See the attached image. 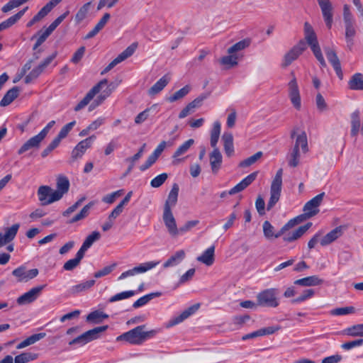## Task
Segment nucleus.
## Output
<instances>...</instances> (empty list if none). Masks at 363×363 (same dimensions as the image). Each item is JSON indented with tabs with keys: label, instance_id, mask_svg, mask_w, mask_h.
Returning <instances> with one entry per match:
<instances>
[{
	"label": "nucleus",
	"instance_id": "obj_7",
	"mask_svg": "<svg viewBox=\"0 0 363 363\" xmlns=\"http://www.w3.org/2000/svg\"><path fill=\"white\" fill-rule=\"evenodd\" d=\"M301 221V219L299 217H296L294 219H291L287 223H286L281 229L280 232L275 234L274 233V227L271 225V223L266 220L263 223V232L264 236L268 238H279L281 236V234H283L286 230H289V228L294 227V225H297Z\"/></svg>",
	"mask_w": 363,
	"mask_h": 363
},
{
	"label": "nucleus",
	"instance_id": "obj_34",
	"mask_svg": "<svg viewBox=\"0 0 363 363\" xmlns=\"http://www.w3.org/2000/svg\"><path fill=\"white\" fill-rule=\"evenodd\" d=\"M345 39L347 43V46L350 50L352 49L353 46V39L356 35V29L354 27V21L345 23Z\"/></svg>",
	"mask_w": 363,
	"mask_h": 363
},
{
	"label": "nucleus",
	"instance_id": "obj_3",
	"mask_svg": "<svg viewBox=\"0 0 363 363\" xmlns=\"http://www.w3.org/2000/svg\"><path fill=\"white\" fill-rule=\"evenodd\" d=\"M282 174L283 169L281 168L278 169L272 180L270 187V199L267 207L268 211L271 210L280 199L282 186Z\"/></svg>",
	"mask_w": 363,
	"mask_h": 363
},
{
	"label": "nucleus",
	"instance_id": "obj_9",
	"mask_svg": "<svg viewBox=\"0 0 363 363\" xmlns=\"http://www.w3.org/2000/svg\"><path fill=\"white\" fill-rule=\"evenodd\" d=\"M45 286L46 284H43L30 289L17 298V303L19 306H23L34 302L40 296L42 291Z\"/></svg>",
	"mask_w": 363,
	"mask_h": 363
},
{
	"label": "nucleus",
	"instance_id": "obj_52",
	"mask_svg": "<svg viewBox=\"0 0 363 363\" xmlns=\"http://www.w3.org/2000/svg\"><path fill=\"white\" fill-rule=\"evenodd\" d=\"M345 333L352 337H363V323L354 325L346 328Z\"/></svg>",
	"mask_w": 363,
	"mask_h": 363
},
{
	"label": "nucleus",
	"instance_id": "obj_42",
	"mask_svg": "<svg viewBox=\"0 0 363 363\" xmlns=\"http://www.w3.org/2000/svg\"><path fill=\"white\" fill-rule=\"evenodd\" d=\"M19 89L17 86H14L9 89L3 99L0 101L1 106H6L9 105L18 96Z\"/></svg>",
	"mask_w": 363,
	"mask_h": 363
},
{
	"label": "nucleus",
	"instance_id": "obj_16",
	"mask_svg": "<svg viewBox=\"0 0 363 363\" xmlns=\"http://www.w3.org/2000/svg\"><path fill=\"white\" fill-rule=\"evenodd\" d=\"M321 9L323 19L327 27L330 29L333 21V8L330 0H317Z\"/></svg>",
	"mask_w": 363,
	"mask_h": 363
},
{
	"label": "nucleus",
	"instance_id": "obj_26",
	"mask_svg": "<svg viewBox=\"0 0 363 363\" xmlns=\"http://www.w3.org/2000/svg\"><path fill=\"white\" fill-rule=\"evenodd\" d=\"M209 160L212 172L217 174L223 162L222 155L218 147L213 148V150L210 153Z\"/></svg>",
	"mask_w": 363,
	"mask_h": 363
},
{
	"label": "nucleus",
	"instance_id": "obj_14",
	"mask_svg": "<svg viewBox=\"0 0 363 363\" xmlns=\"http://www.w3.org/2000/svg\"><path fill=\"white\" fill-rule=\"evenodd\" d=\"M325 193H320L308 201L303 207V211L307 217L310 218L316 215L318 212V206L320 205Z\"/></svg>",
	"mask_w": 363,
	"mask_h": 363
},
{
	"label": "nucleus",
	"instance_id": "obj_6",
	"mask_svg": "<svg viewBox=\"0 0 363 363\" xmlns=\"http://www.w3.org/2000/svg\"><path fill=\"white\" fill-rule=\"evenodd\" d=\"M306 43L301 40L292 47L284 56L281 62L282 67H287L306 50Z\"/></svg>",
	"mask_w": 363,
	"mask_h": 363
},
{
	"label": "nucleus",
	"instance_id": "obj_59",
	"mask_svg": "<svg viewBox=\"0 0 363 363\" xmlns=\"http://www.w3.org/2000/svg\"><path fill=\"white\" fill-rule=\"evenodd\" d=\"M355 312V308L353 306H347L342 308H337L330 311L333 315H345L352 314Z\"/></svg>",
	"mask_w": 363,
	"mask_h": 363
},
{
	"label": "nucleus",
	"instance_id": "obj_29",
	"mask_svg": "<svg viewBox=\"0 0 363 363\" xmlns=\"http://www.w3.org/2000/svg\"><path fill=\"white\" fill-rule=\"evenodd\" d=\"M19 227L20 225L16 223L6 228L4 234L0 233V246H3L13 240L17 234Z\"/></svg>",
	"mask_w": 363,
	"mask_h": 363
},
{
	"label": "nucleus",
	"instance_id": "obj_4",
	"mask_svg": "<svg viewBox=\"0 0 363 363\" xmlns=\"http://www.w3.org/2000/svg\"><path fill=\"white\" fill-rule=\"evenodd\" d=\"M277 289L274 288L267 289L259 292L257 296V305L264 307L275 308L279 306L277 299Z\"/></svg>",
	"mask_w": 363,
	"mask_h": 363
},
{
	"label": "nucleus",
	"instance_id": "obj_50",
	"mask_svg": "<svg viewBox=\"0 0 363 363\" xmlns=\"http://www.w3.org/2000/svg\"><path fill=\"white\" fill-rule=\"evenodd\" d=\"M94 206V202H89L84 206L79 213L76 214L70 220L69 223H73L85 218L89 215L90 208Z\"/></svg>",
	"mask_w": 363,
	"mask_h": 363
},
{
	"label": "nucleus",
	"instance_id": "obj_43",
	"mask_svg": "<svg viewBox=\"0 0 363 363\" xmlns=\"http://www.w3.org/2000/svg\"><path fill=\"white\" fill-rule=\"evenodd\" d=\"M94 280L85 281L77 285L72 286L69 289V292L72 295H75L90 289L94 286Z\"/></svg>",
	"mask_w": 363,
	"mask_h": 363
},
{
	"label": "nucleus",
	"instance_id": "obj_49",
	"mask_svg": "<svg viewBox=\"0 0 363 363\" xmlns=\"http://www.w3.org/2000/svg\"><path fill=\"white\" fill-rule=\"evenodd\" d=\"M190 86L189 85L184 86L183 88L180 89L179 90L177 91L174 94L171 95L170 96L167 98V100L169 102H174L177 100H179L182 98H184L186 95L189 94L190 91Z\"/></svg>",
	"mask_w": 363,
	"mask_h": 363
},
{
	"label": "nucleus",
	"instance_id": "obj_54",
	"mask_svg": "<svg viewBox=\"0 0 363 363\" xmlns=\"http://www.w3.org/2000/svg\"><path fill=\"white\" fill-rule=\"evenodd\" d=\"M91 4V2H87L78 10L75 15V21L77 23H81L86 17Z\"/></svg>",
	"mask_w": 363,
	"mask_h": 363
},
{
	"label": "nucleus",
	"instance_id": "obj_10",
	"mask_svg": "<svg viewBox=\"0 0 363 363\" xmlns=\"http://www.w3.org/2000/svg\"><path fill=\"white\" fill-rule=\"evenodd\" d=\"M38 200L42 206H47L57 201V195L49 186H40L37 191Z\"/></svg>",
	"mask_w": 363,
	"mask_h": 363
},
{
	"label": "nucleus",
	"instance_id": "obj_36",
	"mask_svg": "<svg viewBox=\"0 0 363 363\" xmlns=\"http://www.w3.org/2000/svg\"><path fill=\"white\" fill-rule=\"evenodd\" d=\"M224 150L228 157H231L234 153L233 137L231 133L225 132L222 135Z\"/></svg>",
	"mask_w": 363,
	"mask_h": 363
},
{
	"label": "nucleus",
	"instance_id": "obj_44",
	"mask_svg": "<svg viewBox=\"0 0 363 363\" xmlns=\"http://www.w3.org/2000/svg\"><path fill=\"white\" fill-rule=\"evenodd\" d=\"M46 336V334L45 333L34 334L28 337H27L26 340L20 342L17 346L16 348L18 350L23 349L24 347H26L30 345H33L38 342V340L44 338Z\"/></svg>",
	"mask_w": 363,
	"mask_h": 363
},
{
	"label": "nucleus",
	"instance_id": "obj_51",
	"mask_svg": "<svg viewBox=\"0 0 363 363\" xmlns=\"http://www.w3.org/2000/svg\"><path fill=\"white\" fill-rule=\"evenodd\" d=\"M108 317V315H106V313L99 311H95L90 313L87 315L86 320L97 324L101 323L104 319H106Z\"/></svg>",
	"mask_w": 363,
	"mask_h": 363
},
{
	"label": "nucleus",
	"instance_id": "obj_1",
	"mask_svg": "<svg viewBox=\"0 0 363 363\" xmlns=\"http://www.w3.org/2000/svg\"><path fill=\"white\" fill-rule=\"evenodd\" d=\"M250 39L245 38L230 46L227 50L228 55L219 60L220 64L227 69L237 66L244 57L243 50L250 46Z\"/></svg>",
	"mask_w": 363,
	"mask_h": 363
},
{
	"label": "nucleus",
	"instance_id": "obj_17",
	"mask_svg": "<svg viewBox=\"0 0 363 363\" xmlns=\"http://www.w3.org/2000/svg\"><path fill=\"white\" fill-rule=\"evenodd\" d=\"M95 139L96 136L93 135L80 141L72 150V158L73 160H76L77 158L82 157L86 150L91 147Z\"/></svg>",
	"mask_w": 363,
	"mask_h": 363
},
{
	"label": "nucleus",
	"instance_id": "obj_41",
	"mask_svg": "<svg viewBox=\"0 0 363 363\" xmlns=\"http://www.w3.org/2000/svg\"><path fill=\"white\" fill-rule=\"evenodd\" d=\"M348 86L352 90H363V74L362 73L353 74L348 82Z\"/></svg>",
	"mask_w": 363,
	"mask_h": 363
},
{
	"label": "nucleus",
	"instance_id": "obj_21",
	"mask_svg": "<svg viewBox=\"0 0 363 363\" xmlns=\"http://www.w3.org/2000/svg\"><path fill=\"white\" fill-rule=\"evenodd\" d=\"M346 229L347 226L345 225H340L336 227L321 238L320 240V245L322 246H326L331 244L340 237H341Z\"/></svg>",
	"mask_w": 363,
	"mask_h": 363
},
{
	"label": "nucleus",
	"instance_id": "obj_23",
	"mask_svg": "<svg viewBox=\"0 0 363 363\" xmlns=\"http://www.w3.org/2000/svg\"><path fill=\"white\" fill-rule=\"evenodd\" d=\"M324 50L328 61L333 67L337 77L340 79H342L343 74L341 68L340 62L337 56L335 51L330 49V48H325Z\"/></svg>",
	"mask_w": 363,
	"mask_h": 363
},
{
	"label": "nucleus",
	"instance_id": "obj_37",
	"mask_svg": "<svg viewBox=\"0 0 363 363\" xmlns=\"http://www.w3.org/2000/svg\"><path fill=\"white\" fill-rule=\"evenodd\" d=\"M28 9V7L26 6L22 10L19 11L15 15L9 17L8 19L2 21L0 25L1 27L3 28V30L6 29L14 25L17 21H18L22 16L25 14V13Z\"/></svg>",
	"mask_w": 363,
	"mask_h": 363
},
{
	"label": "nucleus",
	"instance_id": "obj_56",
	"mask_svg": "<svg viewBox=\"0 0 363 363\" xmlns=\"http://www.w3.org/2000/svg\"><path fill=\"white\" fill-rule=\"evenodd\" d=\"M160 294L152 293L150 294L145 295L140 298H138L136 301H135L133 304V307L135 308H140L141 306L147 304L153 297L157 296Z\"/></svg>",
	"mask_w": 363,
	"mask_h": 363
},
{
	"label": "nucleus",
	"instance_id": "obj_39",
	"mask_svg": "<svg viewBox=\"0 0 363 363\" xmlns=\"http://www.w3.org/2000/svg\"><path fill=\"white\" fill-rule=\"evenodd\" d=\"M323 283V280L317 276H311L297 279L294 281V284L303 286H318Z\"/></svg>",
	"mask_w": 363,
	"mask_h": 363
},
{
	"label": "nucleus",
	"instance_id": "obj_58",
	"mask_svg": "<svg viewBox=\"0 0 363 363\" xmlns=\"http://www.w3.org/2000/svg\"><path fill=\"white\" fill-rule=\"evenodd\" d=\"M135 294V291L133 290L123 291L115 294L109 298V302L113 303L123 299L128 298L133 296Z\"/></svg>",
	"mask_w": 363,
	"mask_h": 363
},
{
	"label": "nucleus",
	"instance_id": "obj_11",
	"mask_svg": "<svg viewBox=\"0 0 363 363\" xmlns=\"http://www.w3.org/2000/svg\"><path fill=\"white\" fill-rule=\"evenodd\" d=\"M160 264L159 261H152L143 263L131 269L123 272L118 278V280L124 279L128 277H133L138 274H142L155 268Z\"/></svg>",
	"mask_w": 363,
	"mask_h": 363
},
{
	"label": "nucleus",
	"instance_id": "obj_47",
	"mask_svg": "<svg viewBox=\"0 0 363 363\" xmlns=\"http://www.w3.org/2000/svg\"><path fill=\"white\" fill-rule=\"evenodd\" d=\"M221 125L219 121H215L211 131V145L213 148L217 147V143L220 134Z\"/></svg>",
	"mask_w": 363,
	"mask_h": 363
},
{
	"label": "nucleus",
	"instance_id": "obj_31",
	"mask_svg": "<svg viewBox=\"0 0 363 363\" xmlns=\"http://www.w3.org/2000/svg\"><path fill=\"white\" fill-rule=\"evenodd\" d=\"M312 225L311 223L298 227L293 232L289 233L284 237V240L286 242H293L301 238Z\"/></svg>",
	"mask_w": 363,
	"mask_h": 363
},
{
	"label": "nucleus",
	"instance_id": "obj_57",
	"mask_svg": "<svg viewBox=\"0 0 363 363\" xmlns=\"http://www.w3.org/2000/svg\"><path fill=\"white\" fill-rule=\"evenodd\" d=\"M263 153L261 151H259L254 154L253 155L247 157L240 163V167H247L253 164H255L259 159H260L262 156Z\"/></svg>",
	"mask_w": 363,
	"mask_h": 363
},
{
	"label": "nucleus",
	"instance_id": "obj_46",
	"mask_svg": "<svg viewBox=\"0 0 363 363\" xmlns=\"http://www.w3.org/2000/svg\"><path fill=\"white\" fill-rule=\"evenodd\" d=\"M294 147L298 148V150L301 148L303 153H306L308 151L307 135L304 131H302L297 135Z\"/></svg>",
	"mask_w": 363,
	"mask_h": 363
},
{
	"label": "nucleus",
	"instance_id": "obj_13",
	"mask_svg": "<svg viewBox=\"0 0 363 363\" xmlns=\"http://www.w3.org/2000/svg\"><path fill=\"white\" fill-rule=\"evenodd\" d=\"M137 43H133L130 46H128L125 50H123L121 54H119L113 60H112L101 72V74H104L108 72H109L111 69H113L116 65L119 64L120 62L124 61L128 57H130L135 51L137 48Z\"/></svg>",
	"mask_w": 363,
	"mask_h": 363
},
{
	"label": "nucleus",
	"instance_id": "obj_25",
	"mask_svg": "<svg viewBox=\"0 0 363 363\" xmlns=\"http://www.w3.org/2000/svg\"><path fill=\"white\" fill-rule=\"evenodd\" d=\"M257 176V172H255L245 177L241 182L236 184L234 187L228 191L229 195H234L239 192H241L245 189L249 185H250L256 179Z\"/></svg>",
	"mask_w": 363,
	"mask_h": 363
},
{
	"label": "nucleus",
	"instance_id": "obj_64",
	"mask_svg": "<svg viewBox=\"0 0 363 363\" xmlns=\"http://www.w3.org/2000/svg\"><path fill=\"white\" fill-rule=\"evenodd\" d=\"M141 157H142V156H141V152H137L133 157H128L125 160V161L126 162L129 163V166L128 167V169H127L125 175H127L133 170L135 162L137 161H138Z\"/></svg>",
	"mask_w": 363,
	"mask_h": 363
},
{
	"label": "nucleus",
	"instance_id": "obj_2",
	"mask_svg": "<svg viewBox=\"0 0 363 363\" xmlns=\"http://www.w3.org/2000/svg\"><path fill=\"white\" fill-rule=\"evenodd\" d=\"M145 325H139L118 337L119 340H125L133 345H140L155 335V330L145 331Z\"/></svg>",
	"mask_w": 363,
	"mask_h": 363
},
{
	"label": "nucleus",
	"instance_id": "obj_38",
	"mask_svg": "<svg viewBox=\"0 0 363 363\" xmlns=\"http://www.w3.org/2000/svg\"><path fill=\"white\" fill-rule=\"evenodd\" d=\"M204 97H198L194 101L190 102L185 108H184L179 114V118H184L191 113H192L195 108L199 106L201 104Z\"/></svg>",
	"mask_w": 363,
	"mask_h": 363
},
{
	"label": "nucleus",
	"instance_id": "obj_62",
	"mask_svg": "<svg viewBox=\"0 0 363 363\" xmlns=\"http://www.w3.org/2000/svg\"><path fill=\"white\" fill-rule=\"evenodd\" d=\"M314 290L309 289L303 291L302 294L299 296L298 297L294 298L291 300V303L293 304L298 303L305 301L307 299L311 298L314 295Z\"/></svg>",
	"mask_w": 363,
	"mask_h": 363
},
{
	"label": "nucleus",
	"instance_id": "obj_60",
	"mask_svg": "<svg viewBox=\"0 0 363 363\" xmlns=\"http://www.w3.org/2000/svg\"><path fill=\"white\" fill-rule=\"evenodd\" d=\"M300 160V150L294 147L289 160V165L292 167H296L298 165Z\"/></svg>",
	"mask_w": 363,
	"mask_h": 363
},
{
	"label": "nucleus",
	"instance_id": "obj_5",
	"mask_svg": "<svg viewBox=\"0 0 363 363\" xmlns=\"http://www.w3.org/2000/svg\"><path fill=\"white\" fill-rule=\"evenodd\" d=\"M107 328V325L94 328L74 338L69 342V345H78L80 346L84 345L86 343L99 338V334L106 330Z\"/></svg>",
	"mask_w": 363,
	"mask_h": 363
},
{
	"label": "nucleus",
	"instance_id": "obj_40",
	"mask_svg": "<svg viewBox=\"0 0 363 363\" xmlns=\"http://www.w3.org/2000/svg\"><path fill=\"white\" fill-rule=\"evenodd\" d=\"M101 238V234L98 231H93L90 235H89L85 240L84 241L82 247L79 250H80L84 254L85 252L93 245V243L97 240H99Z\"/></svg>",
	"mask_w": 363,
	"mask_h": 363
},
{
	"label": "nucleus",
	"instance_id": "obj_32",
	"mask_svg": "<svg viewBox=\"0 0 363 363\" xmlns=\"http://www.w3.org/2000/svg\"><path fill=\"white\" fill-rule=\"evenodd\" d=\"M179 190V186L177 184H174L169 193L167 199L165 201L164 210H171V208L176 205L178 199Z\"/></svg>",
	"mask_w": 363,
	"mask_h": 363
},
{
	"label": "nucleus",
	"instance_id": "obj_27",
	"mask_svg": "<svg viewBox=\"0 0 363 363\" xmlns=\"http://www.w3.org/2000/svg\"><path fill=\"white\" fill-rule=\"evenodd\" d=\"M280 329V327L279 326H270L267 328H263L261 329H259L256 331H254L252 333L246 334L242 337V340H247L249 339L255 338L260 336L264 335H269L274 334L275 332L278 331Z\"/></svg>",
	"mask_w": 363,
	"mask_h": 363
},
{
	"label": "nucleus",
	"instance_id": "obj_61",
	"mask_svg": "<svg viewBox=\"0 0 363 363\" xmlns=\"http://www.w3.org/2000/svg\"><path fill=\"white\" fill-rule=\"evenodd\" d=\"M311 50L313 52V55H315L317 60L319 62L321 67H325L326 66V62L325 61V59L323 57V55L321 52L320 48L319 46V44L313 45V46L310 47Z\"/></svg>",
	"mask_w": 363,
	"mask_h": 363
},
{
	"label": "nucleus",
	"instance_id": "obj_20",
	"mask_svg": "<svg viewBox=\"0 0 363 363\" xmlns=\"http://www.w3.org/2000/svg\"><path fill=\"white\" fill-rule=\"evenodd\" d=\"M199 303H196L189 307L188 308L184 310L180 315L170 319L167 323V327L170 328L183 322L190 315H193L199 308Z\"/></svg>",
	"mask_w": 363,
	"mask_h": 363
},
{
	"label": "nucleus",
	"instance_id": "obj_12",
	"mask_svg": "<svg viewBox=\"0 0 363 363\" xmlns=\"http://www.w3.org/2000/svg\"><path fill=\"white\" fill-rule=\"evenodd\" d=\"M107 82L106 79H103L93 86L83 99L74 107V111H79L84 108L93 99L95 95L101 91V88L107 84Z\"/></svg>",
	"mask_w": 363,
	"mask_h": 363
},
{
	"label": "nucleus",
	"instance_id": "obj_48",
	"mask_svg": "<svg viewBox=\"0 0 363 363\" xmlns=\"http://www.w3.org/2000/svg\"><path fill=\"white\" fill-rule=\"evenodd\" d=\"M38 358V354L32 352H23L15 357L13 363H28Z\"/></svg>",
	"mask_w": 363,
	"mask_h": 363
},
{
	"label": "nucleus",
	"instance_id": "obj_55",
	"mask_svg": "<svg viewBox=\"0 0 363 363\" xmlns=\"http://www.w3.org/2000/svg\"><path fill=\"white\" fill-rule=\"evenodd\" d=\"M51 33L52 32L48 28H46L45 30H39L37 33L38 38H37V40L33 48V50H37L38 48L40 47L46 40V39Z\"/></svg>",
	"mask_w": 363,
	"mask_h": 363
},
{
	"label": "nucleus",
	"instance_id": "obj_19",
	"mask_svg": "<svg viewBox=\"0 0 363 363\" xmlns=\"http://www.w3.org/2000/svg\"><path fill=\"white\" fill-rule=\"evenodd\" d=\"M162 218L169 235L172 237L177 236L179 234V230L177 226L176 220L172 210H164Z\"/></svg>",
	"mask_w": 363,
	"mask_h": 363
},
{
	"label": "nucleus",
	"instance_id": "obj_24",
	"mask_svg": "<svg viewBox=\"0 0 363 363\" xmlns=\"http://www.w3.org/2000/svg\"><path fill=\"white\" fill-rule=\"evenodd\" d=\"M257 176V172H255L245 177L241 182L236 184L234 187L228 191L229 195H234L239 192H241L245 189L249 185H250L256 179Z\"/></svg>",
	"mask_w": 363,
	"mask_h": 363
},
{
	"label": "nucleus",
	"instance_id": "obj_28",
	"mask_svg": "<svg viewBox=\"0 0 363 363\" xmlns=\"http://www.w3.org/2000/svg\"><path fill=\"white\" fill-rule=\"evenodd\" d=\"M69 189V182L65 176H59L57 179V189L54 193L57 194V200H60L64 194L67 193Z\"/></svg>",
	"mask_w": 363,
	"mask_h": 363
},
{
	"label": "nucleus",
	"instance_id": "obj_30",
	"mask_svg": "<svg viewBox=\"0 0 363 363\" xmlns=\"http://www.w3.org/2000/svg\"><path fill=\"white\" fill-rule=\"evenodd\" d=\"M186 257V252L184 250H179L172 255L163 264L164 268L176 267Z\"/></svg>",
	"mask_w": 363,
	"mask_h": 363
},
{
	"label": "nucleus",
	"instance_id": "obj_22",
	"mask_svg": "<svg viewBox=\"0 0 363 363\" xmlns=\"http://www.w3.org/2000/svg\"><path fill=\"white\" fill-rule=\"evenodd\" d=\"M43 140L44 139L39 134L31 137L18 149V154L22 155L32 149H38Z\"/></svg>",
	"mask_w": 363,
	"mask_h": 363
},
{
	"label": "nucleus",
	"instance_id": "obj_18",
	"mask_svg": "<svg viewBox=\"0 0 363 363\" xmlns=\"http://www.w3.org/2000/svg\"><path fill=\"white\" fill-rule=\"evenodd\" d=\"M56 55L57 53L54 52L49 57H46L37 67L34 68L26 76L25 82L26 84L30 83L33 80L38 77L45 68L55 58Z\"/></svg>",
	"mask_w": 363,
	"mask_h": 363
},
{
	"label": "nucleus",
	"instance_id": "obj_15",
	"mask_svg": "<svg viewBox=\"0 0 363 363\" xmlns=\"http://www.w3.org/2000/svg\"><path fill=\"white\" fill-rule=\"evenodd\" d=\"M12 274L17 278L18 282H26L38 276V269L26 270V267L21 266L13 270Z\"/></svg>",
	"mask_w": 363,
	"mask_h": 363
},
{
	"label": "nucleus",
	"instance_id": "obj_63",
	"mask_svg": "<svg viewBox=\"0 0 363 363\" xmlns=\"http://www.w3.org/2000/svg\"><path fill=\"white\" fill-rule=\"evenodd\" d=\"M168 176L166 173H162L157 177H155L154 179H152L150 182V185L153 188H158L161 186L164 182L167 180Z\"/></svg>",
	"mask_w": 363,
	"mask_h": 363
},
{
	"label": "nucleus",
	"instance_id": "obj_45",
	"mask_svg": "<svg viewBox=\"0 0 363 363\" xmlns=\"http://www.w3.org/2000/svg\"><path fill=\"white\" fill-rule=\"evenodd\" d=\"M84 256V254L80 250H78L74 259H69L64 264L63 269L66 271L73 270L79 264Z\"/></svg>",
	"mask_w": 363,
	"mask_h": 363
},
{
	"label": "nucleus",
	"instance_id": "obj_53",
	"mask_svg": "<svg viewBox=\"0 0 363 363\" xmlns=\"http://www.w3.org/2000/svg\"><path fill=\"white\" fill-rule=\"evenodd\" d=\"M194 140L193 139H189L182 143L174 152L173 155L174 158H177L181 155L185 154L189 148L194 145Z\"/></svg>",
	"mask_w": 363,
	"mask_h": 363
},
{
	"label": "nucleus",
	"instance_id": "obj_33",
	"mask_svg": "<svg viewBox=\"0 0 363 363\" xmlns=\"http://www.w3.org/2000/svg\"><path fill=\"white\" fill-rule=\"evenodd\" d=\"M215 246L212 245L206 249L201 256L197 257V260L206 266H211L215 260L214 258Z\"/></svg>",
	"mask_w": 363,
	"mask_h": 363
},
{
	"label": "nucleus",
	"instance_id": "obj_35",
	"mask_svg": "<svg viewBox=\"0 0 363 363\" xmlns=\"http://www.w3.org/2000/svg\"><path fill=\"white\" fill-rule=\"evenodd\" d=\"M170 77L168 75H164L161 77L154 85L148 90V94L150 96H155L160 93L169 82Z\"/></svg>",
	"mask_w": 363,
	"mask_h": 363
},
{
	"label": "nucleus",
	"instance_id": "obj_8",
	"mask_svg": "<svg viewBox=\"0 0 363 363\" xmlns=\"http://www.w3.org/2000/svg\"><path fill=\"white\" fill-rule=\"evenodd\" d=\"M291 74L292 76V79L288 84L289 97L294 107L297 110H299L301 106L299 88L294 73L291 72Z\"/></svg>",
	"mask_w": 363,
	"mask_h": 363
}]
</instances>
